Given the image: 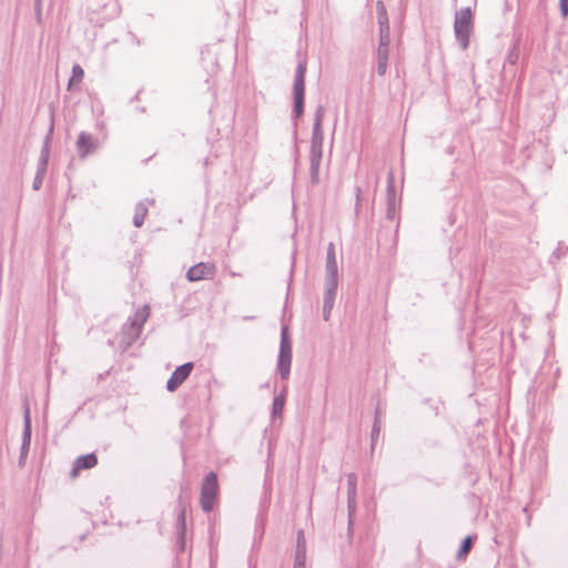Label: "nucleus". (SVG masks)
Masks as SVG:
<instances>
[{
  "label": "nucleus",
  "instance_id": "obj_34",
  "mask_svg": "<svg viewBox=\"0 0 568 568\" xmlns=\"http://www.w3.org/2000/svg\"><path fill=\"white\" fill-rule=\"evenodd\" d=\"M30 445H24V442L21 443L20 447V462L27 457L29 453Z\"/></svg>",
  "mask_w": 568,
  "mask_h": 568
},
{
  "label": "nucleus",
  "instance_id": "obj_18",
  "mask_svg": "<svg viewBox=\"0 0 568 568\" xmlns=\"http://www.w3.org/2000/svg\"><path fill=\"white\" fill-rule=\"evenodd\" d=\"M31 416L30 410L28 407H26L24 414H23V432H22V442H24V445H30L31 443Z\"/></svg>",
  "mask_w": 568,
  "mask_h": 568
},
{
  "label": "nucleus",
  "instance_id": "obj_22",
  "mask_svg": "<svg viewBox=\"0 0 568 568\" xmlns=\"http://www.w3.org/2000/svg\"><path fill=\"white\" fill-rule=\"evenodd\" d=\"M45 173H47V168L37 166V173L33 179V182H32V189L34 191H39L41 189Z\"/></svg>",
  "mask_w": 568,
  "mask_h": 568
},
{
  "label": "nucleus",
  "instance_id": "obj_38",
  "mask_svg": "<svg viewBox=\"0 0 568 568\" xmlns=\"http://www.w3.org/2000/svg\"><path fill=\"white\" fill-rule=\"evenodd\" d=\"M523 510H524V513H525V514H528V507H527V506H526V507H524V509H523ZM527 525H528V526L530 525V516H529V515H527Z\"/></svg>",
  "mask_w": 568,
  "mask_h": 568
},
{
  "label": "nucleus",
  "instance_id": "obj_23",
  "mask_svg": "<svg viewBox=\"0 0 568 568\" xmlns=\"http://www.w3.org/2000/svg\"><path fill=\"white\" fill-rule=\"evenodd\" d=\"M347 497L356 498L357 476L354 473L347 474Z\"/></svg>",
  "mask_w": 568,
  "mask_h": 568
},
{
  "label": "nucleus",
  "instance_id": "obj_37",
  "mask_svg": "<svg viewBox=\"0 0 568 568\" xmlns=\"http://www.w3.org/2000/svg\"><path fill=\"white\" fill-rule=\"evenodd\" d=\"M376 12H377V16H379L383 12H387L386 8H385V6H384V3L382 1H377V3H376Z\"/></svg>",
  "mask_w": 568,
  "mask_h": 568
},
{
  "label": "nucleus",
  "instance_id": "obj_14",
  "mask_svg": "<svg viewBox=\"0 0 568 568\" xmlns=\"http://www.w3.org/2000/svg\"><path fill=\"white\" fill-rule=\"evenodd\" d=\"M325 272L331 274L338 273L335 245L333 242L328 243L327 245Z\"/></svg>",
  "mask_w": 568,
  "mask_h": 568
},
{
  "label": "nucleus",
  "instance_id": "obj_35",
  "mask_svg": "<svg viewBox=\"0 0 568 568\" xmlns=\"http://www.w3.org/2000/svg\"><path fill=\"white\" fill-rule=\"evenodd\" d=\"M333 306L323 305V320L328 321Z\"/></svg>",
  "mask_w": 568,
  "mask_h": 568
},
{
  "label": "nucleus",
  "instance_id": "obj_16",
  "mask_svg": "<svg viewBox=\"0 0 568 568\" xmlns=\"http://www.w3.org/2000/svg\"><path fill=\"white\" fill-rule=\"evenodd\" d=\"M285 405V388L273 398L272 403V417H280L283 413Z\"/></svg>",
  "mask_w": 568,
  "mask_h": 568
},
{
  "label": "nucleus",
  "instance_id": "obj_6",
  "mask_svg": "<svg viewBox=\"0 0 568 568\" xmlns=\"http://www.w3.org/2000/svg\"><path fill=\"white\" fill-rule=\"evenodd\" d=\"M292 364V343L287 326L281 329L280 352L277 357V371L283 381H286L291 374Z\"/></svg>",
  "mask_w": 568,
  "mask_h": 568
},
{
  "label": "nucleus",
  "instance_id": "obj_33",
  "mask_svg": "<svg viewBox=\"0 0 568 568\" xmlns=\"http://www.w3.org/2000/svg\"><path fill=\"white\" fill-rule=\"evenodd\" d=\"M566 254V251H562L561 248V243L558 244L557 248L552 253V256L551 257H555L557 261L561 258L562 255Z\"/></svg>",
  "mask_w": 568,
  "mask_h": 568
},
{
  "label": "nucleus",
  "instance_id": "obj_9",
  "mask_svg": "<svg viewBox=\"0 0 568 568\" xmlns=\"http://www.w3.org/2000/svg\"><path fill=\"white\" fill-rule=\"evenodd\" d=\"M194 364L192 362L184 363L178 366L172 373L171 377L166 382V389L169 392H174L178 387L184 383V381L190 376Z\"/></svg>",
  "mask_w": 568,
  "mask_h": 568
},
{
  "label": "nucleus",
  "instance_id": "obj_19",
  "mask_svg": "<svg viewBox=\"0 0 568 568\" xmlns=\"http://www.w3.org/2000/svg\"><path fill=\"white\" fill-rule=\"evenodd\" d=\"M83 77H84V71H83L82 67L80 64H74L72 67V75L68 82V90L71 91V90H73L74 85L80 84L83 80Z\"/></svg>",
  "mask_w": 568,
  "mask_h": 568
},
{
  "label": "nucleus",
  "instance_id": "obj_39",
  "mask_svg": "<svg viewBox=\"0 0 568 568\" xmlns=\"http://www.w3.org/2000/svg\"><path fill=\"white\" fill-rule=\"evenodd\" d=\"M179 504L182 505V496L179 497Z\"/></svg>",
  "mask_w": 568,
  "mask_h": 568
},
{
  "label": "nucleus",
  "instance_id": "obj_21",
  "mask_svg": "<svg viewBox=\"0 0 568 568\" xmlns=\"http://www.w3.org/2000/svg\"><path fill=\"white\" fill-rule=\"evenodd\" d=\"M474 539H475V537H473V536H467L463 539L460 547L457 551L458 559L464 558L471 550Z\"/></svg>",
  "mask_w": 568,
  "mask_h": 568
},
{
  "label": "nucleus",
  "instance_id": "obj_13",
  "mask_svg": "<svg viewBox=\"0 0 568 568\" xmlns=\"http://www.w3.org/2000/svg\"><path fill=\"white\" fill-rule=\"evenodd\" d=\"M53 133V123L51 124L48 134L44 138L43 145L40 151V158L38 162V166H48L49 155H50V143H51V136Z\"/></svg>",
  "mask_w": 568,
  "mask_h": 568
},
{
  "label": "nucleus",
  "instance_id": "obj_17",
  "mask_svg": "<svg viewBox=\"0 0 568 568\" xmlns=\"http://www.w3.org/2000/svg\"><path fill=\"white\" fill-rule=\"evenodd\" d=\"M148 214V207L144 202H139L135 205L134 216H133V225L135 227H141L144 223V219Z\"/></svg>",
  "mask_w": 568,
  "mask_h": 568
},
{
  "label": "nucleus",
  "instance_id": "obj_7",
  "mask_svg": "<svg viewBox=\"0 0 568 568\" xmlns=\"http://www.w3.org/2000/svg\"><path fill=\"white\" fill-rule=\"evenodd\" d=\"M219 484L217 476L214 471H210L203 479L201 486V508L204 513H210L214 508L217 497Z\"/></svg>",
  "mask_w": 568,
  "mask_h": 568
},
{
  "label": "nucleus",
  "instance_id": "obj_28",
  "mask_svg": "<svg viewBox=\"0 0 568 568\" xmlns=\"http://www.w3.org/2000/svg\"><path fill=\"white\" fill-rule=\"evenodd\" d=\"M336 294L337 293L329 292V291H324V294H323V305H327V306H333L334 307Z\"/></svg>",
  "mask_w": 568,
  "mask_h": 568
},
{
  "label": "nucleus",
  "instance_id": "obj_27",
  "mask_svg": "<svg viewBox=\"0 0 568 568\" xmlns=\"http://www.w3.org/2000/svg\"><path fill=\"white\" fill-rule=\"evenodd\" d=\"M377 22L379 26V31L381 30H390L387 12H383L379 16H377Z\"/></svg>",
  "mask_w": 568,
  "mask_h": 568
},
{
  "label": "nucleus",
  "instance_id": "obj_26",
  "mask_svg": "<svg viewBox=\"0 0 568 568\" xmlns=\"http://www.w3.org/2000/svg\"><path fill=\"white\" fill-rule=\"evenodd\" d=\"M378 415H379V410L376 409V416H375V422H374V425H373V428H372V444H374L379 435V432H381V425H379V422H378Z\"/></svg>",
  "mask_w": 568,
  "mask_h": 568
},
{
  "label": "nucleus",
  "instance_id": "obj_11",
  "mask_svg": "<svg viewBox=\"0 0 568 568\" xmlns=\"http://www.w3.org/2000/svg\"><path fill=\"white\" fill-rule=\"evenodd\" d=\"M97 464H98V458L94 453L79 456L73 462L72 469H71V476L75 477V476H78L79 471L85 470V469H91Z\"/></svg>",
  "mask_w": 568,
  "mask_h": 568
},
{
  "label": "nucleus",
  "instance_id": "obj_15",
  "mask_svg": "<svg viewBox=\"0 0 568 568\" xmlns=\"http://www.w3.org/2000/svg\"><path fill=\"white\" fill-rule=\"evenodd\" d=\"M389 48H377V73L385 75L388 69Z\"/></svg>",
  "mask_w": 568,
  "mask_h": 568
},
{
  "label": "nucleus",
  "instance_id": "obj_31",
  "mask_svg": "<svg viewBox=\"0 0 568 568\" xmlns=\"http://www.w3.org/2000/svg\"><path fill=\"white\" fill-rule=\"evenodd\" d=\"M559 9L562 18L568 17V0H559Z\"/></svg>",
  "mask_w": 568,
  "mask_h": 568
},
{
  "label": "nucleus",
  "instance_id": "obj_20",
  "mask_svg": "<svg viewBox=\"0 0 568 568\" xmlns=\"http://www.w3.org/2000/svg\"><path fill=\"white\" fill-rule=\"evenodd\" d=\"M337 286H338V273H333V274L326 273L324 291L337 293Z\"/></svg>",
  "mask_w": 568,
  "mask_h": 568
},
{
  "label": "nucleus",
  "instance_id": "obj_32",
  "mask_svg": "<svg viewBox=\"0 0 568 568\" xmlns=\"http://www.w3.org/2000/svg\"><path fill=\"white\" fill-rule=\"evenodd\" d=\"M347 508H348V516L351 517L352 514L356 509V498L347 497Z\"/></svg>",
  "mask_w": 568,
  "mask_h": 568
},
{
  "label": "nucleus",
  "instance_id": "obj_25",
  "mask_svg": "<svg viewBox=\"0 0 568 568\" xmlns=\"http://www.w3.org/2000/svg\"><path fill=\"white\" fill-rule=\"evenodd\" d=\"M305 560H306L305 549L296 550L293 568H305Z\"/></svg>",
  "mask_w": 568,
  "mask_h": 568
},
{
  "label": "nucleus",
  "instance_id": "obj_3",
  "mask_svg": "<svg viewBox=\"0 0 568 568\" xmlns=\"http://www.w3.org/2000/svg\"><path fill=\"white\" fill-rule=\"evenodd\" d=\"M473 27V12L469 7L462 8L455 13L454 33L462 50L469 45Z\"/></svg>",
  "mask_w": 568,
  "mask_h": 568
},
{
  "label": "nucleus",
  "instance_id": "obj_8",
  "mask_svg": "<svg viewBox=\"0 0 568 568\" xmlns=\"http://www.w3.org/2000/svg\"><path fill=\"white\" fill-rule=\"evenodd\" d=\"M216 267L214 264L200 262L186 272V278L190 282H197L202 280H211L214 277Z\"/></svg>",
  "mask_w": 568,
  "mask_h": 568
},
{
  "label": "nucleus",
  "instance_id": "obj_1",
  "mask_svg": "<svg viewBox=\"0 0 568 568\" xmlns=\"http://www.w3.org/2000/svg\"><path fill=\"white\" fill-rule=\"evenodd\" d=\"M325 115V108L323 105H317L314 113V123L312 130V139H311V148H310V171H311V182L313 184H317L320 182V166L323 158V119Z\"/></svg>",
  "mask_w": 568,
  "mask_h": 568
},
{
  "label": "nucleus",
  "instance_id": "obj_10",
  "mask_svg": "<svg viewBox=\"0 0 568 568\" xmlns=\"http://www.w3.org/2000/svg\"><path fill=\"white\" fill-rule=\"evenodd\" d=\"M98 149V141L89 133L82 131L78 135L77 151L81 159L95 152Z\"/></svg>",
  "mask_w": 568,
  "mask_h": 568
},
{
  "label": "nucleus",
  "instance_id": "obj_29",
  "mask_svg": "<svg viewBox=\"0 0 568 568\" xmlns=\"http://www.w3.org/2000/svg\"><path fill=\"white\" fill-rule=\"evenodd\" d=\"M178 528L179 530L184 531L185 529V509L184 507H181L179 515H178Z\"/></svg>",
  "mask_w": 568,
  "mask_h": 568
},
{
  "label": "nucleus",
  "instance_id": "obj_4",
  "mask_svg": "<svg viewBox=\"0 0 568 568\" xmlns=\"http://www.w3.org/2000/svg\"><path fill=\"white\" fill-rule=\"evenodd\" d=\"M150 316L149 305L138 308L122 327L123 343L131 346L141 335L143 325Z\"/></svg>",
  "mask_w": 568,
  "mask_h": 568
},
{
  "label": "nucleus",
  "instance_id": "obj_2",
  "mask_svg": "<svg viewBox=\"0 0 568 568\" xmlns=\"http://www.w3.org/2000/svg\"><path fill=\"white\" fill-rule=\"evenodd\" d=\"M120 11L118 0H89V19L97 26L102 27L104 22L118 17Z\"/></svg>",
  "mask_w": 568,
  "mask_h": 568
},
{
  "label": "nucleus",
  "instance_id": "obj_12",
  "mask_svg": "<svg viewBox=\"0 0 568 568\" xmlns=\"http://www.w3.org/2000/svg\"><path fill=\"white\" fill-rule=\"evenodd\" d=\"M386 216L389 220H394L396 216L395 189H394V184H393V173L392 172L388 175Z\"/></svg>",
  "mask_w": 568,
  "mask_h": 568
},
{
  "label": "nucleus",
  "instance_id": "obj_24",
  "mask_svg": "<svg viewBox=\"0 0 568 568\" xmlns=\"http://www.w3.org/2000/svg\"><path fill=\"white\" fill-rule=\"evenodd\" d=\"M389 44H390V30H381L378 47L389 48Z\"/></svg>",
  "mask_w": 568,
  "mask_h": 568
},
{
  "label": "nucleus",
  "instance_id": "obj_30",
  "mask_svg": "<svg viewBox=\"0 0 568 568\" xmlns=\"http://www.w3.org/2000/svg\"><path fill=\"white\" fill-rule=\"evenodd\" d=\"M361 195H362V189L359 186H356L355 187V197H356L355 212H356V214H358L359 207H361V201H362Z\"/></svg>",
  "mask_w": 568,
  "mask_h": 568
},
{
  "label": "nucleus",
  "instance_id": "obj_36",
  "mask_svg": "<svg viewBox=\"0 0 568 568\" xmlns=\"http://www.w3.org/2000/svg\"><path fill=\"white\" fill-rule=\"evenodd\" d=\"M303 540H304V536H303V531H298V535H297V549H305L304 545H303Z\"/></svg>",
  "mask_w": 568,
  "mask_h": 568
},
{
  "label": "nucleus",
  "instance_id": "obj_5",
  "mask_svg": "<svg viewBox=\"0 0 568 568\" xmlns=\"http://www.w3.org/2000/svg\"><path fill=\"white\" fill-rule=\"evenodd\" d=\"M305 74H306V62L300 61L295 70L293 94V118L297 119L302 116L305 104Z\"/></svg>",
  "mask_w": 568,
  "mask_h": 568
}]
</instances>
